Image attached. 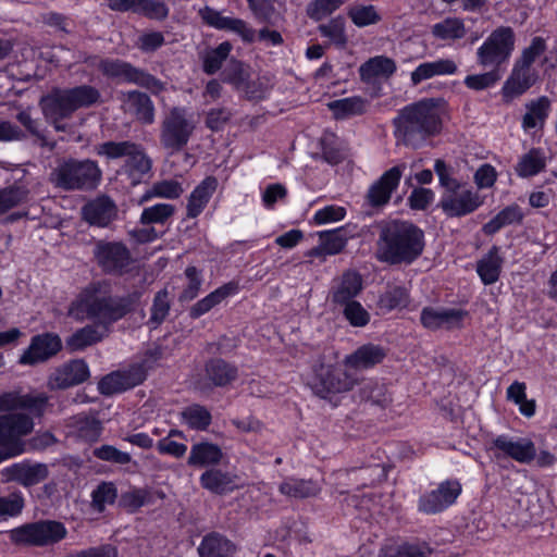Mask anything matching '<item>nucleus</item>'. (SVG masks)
<instances>
[{"mask_svg": "<svg viewBox=\"0 0 557 557\" xmlns=\"http://www.w3.org/2000/svg\"><path fill=\"white\" fill-rule=\"evenodd\" d=\"M467 34L463 20L459 17H446L432 26V35L443 41L462 39Z\"/></svg>", "mask_w": 557, "mask_h": 557, "instance_id": "38", "label": "nucleus"}, {"mask_svg": "<svg viewBox=\"0 0 557 557\" xmlns=\"http://www.w3.org/2000/svg\"><path fill=\"white\" fill-rule=\"evenodd\" d=\"M539 79V72L532 65L515 62L510 76L503 86V96L515 98L524 94Z\"/></svg>", "mask_w": 557, "mask_h": 557, "instance_id": "21", "label": "nucleus"}, {"mask_svg": "<svg viewBox=\"0 0 557 557\" xmlns=\"http://www.w3.org/2000/svg\"><path fill=\"white\" fill-rule=\"evenodd\" d=\"M138 295L115 296L107 280L89 283L70 305L69 314L76 321L90 320L109 331L110 326L134 309Z\"/></svg>", "mask_w": 557, "mask_h": 557, "instance_id": "1", "label": "nucleus"}, {"mask_svg": "<svg viewBox=\"0 0 557 557\" xmlns=\"http://www.w3.org/2000/svg\"><path fill=\"white\" fill-rule=\"evenodd\" d=\"M195 129L196 124L188 110L184 107H172L164 112L160 124V145L173 156L188 145Z\"/></svg>", "mask_w": 557, "mask_h": 557, "instance_id": "6", "label": "nucleus"}, {"mask_svg": "<svg viewBox=\"0 0 557 557\" xmlns=\"http://www.w3.org/2000/svg\"><path fill=\"white\" fill-rule=\"evenodd\" d=\"M236 479V475L213 467L200 475L199 482L202 488L216 495H224L237 487Z\"/></svg>", "mask_w": 557, "mask_h": 557, "instance_id": "27", "label": "nucleus"}, {"mask_svg": "<svg viewBox=\"0 0 557 557\" xmlns=\"http://www.w3.org/2000/svg\"><path fill=\"white\" fill-rule=\"evenodd\" d=\"M202 21L219 30H226L237 34L244 41L252 42L256 39V32L240 18L225 16L222 12L210 7H206L199 11Z\"/></svg>", "mask_w": 557, "mask_h": 557, "instance_id": "17", "label": "nucleus"}, {"mask_svg": "<svg viewBox=\"0 0 557 557\" xmlns=\"http://www.w3.org/2000/svg\"><path fill=\"white\" fill-rule=\"evenodd\" d=\"M48 100V111L60 116H72L81 108H89L100 100V91L90 85L73 88H53L42 96Z\"/></svg>", "mask_w": 557, "mask_h": 557, "instance_id": "7", "label": "nucleus"}, {"mask_svg": "<svg viewBox=\"0 0 557 557\" xmlns=\"http://www.w3.org/2000/svg\"><path fill=\"white\" fill-rule=\"evenodd\" d=\"M404 170L405 164L393 166L370 186L367 199L372 207L384 206L389 201L393 191L399 185Z\"/></svg>", "mask_w": 557, "mask_h": 557, "instance_id": "19", "label": "nucleus"}, {"mask_svg": "<svg viewBox=\"0 0 557 557\" xmlns=\"http://www.w3.org/2000/svg\"><path fill=\"white\" fill-rule=\"evenodd\" d=\"M137 143L131 141V140H123V141H104L95 147V152L100 156L104 157L109 160L113 159H120V158H127L128 154L132 152V150L136 149Z\"/></svg>", "mask_w": 557, "mask_h": 557, "instance_id": "50", "label": "nucleus"}, {"mask_svg": "<svg viewBox=\"0 0 557 557\" xmlns=\"http://www.w3.org/2000/svg\"><path fill=\"white\" fill-rule=\"evenodd\" d=\"M278 491L287 497L307 498L315 496L320 486L313 480L287 478L280 484Z\"/></svg>", "mask_w": 557, "mask_h": 557, "instance_id": "37", "label": "nucleus"}, {"mask_svg": "<svg viewBox=\"0 0 557 557\" xmlns=\"http://www.w3.org/2000/svg\"><path fill=\"white\" fill-rule=\"evenodd\" d=\"M27 195V189L22 186H11L0 190V215L24 202Z\"/></svg>", "mask_w": 557, "mask_h": 557, "instance_id": "59", "label": "nucleus"}, {"mask_svg": "<svg viewBox=\"0 0 557 557\" xmlns=\"http://www.w3.org/2000/svg\"><path fill=\"white\" fill-rule=\"evenodd\" d=\"M170 308L171 304L169 299V292L166 289L158 292L151 306V315L148 324L152 327L160 325L168 317Z\"/></svg>", "mask_w": 557, "mask_h": 557, "instance_id": "57", "label": "nucleus"}, {"mask_svg": "<svg viewBox=\"0 0 557 557\" xmlns=\"http://www.w3.org/2000/svg\"><path fill=\"white\" fill-rule=\"evenodd\" d=\"M547 165V158L541 148H532L523 153L515 166L516 174L529 178L543 172Z\"/></svg>", "mask_w": 557, "mask_h": 557, "instance_id": "32", "label": "nucleus"}, {"mask_svg": "<svg viewBox=\"0 0 557 557\" xmlns=\"http://www.w3.org/2000/svg\"><path fill=\"white\" fill-rule=\"evenodd\" d=\"M209 380L213 383H228L238 377V370L235 366L223 359H212L206 366Z\"/></svg>", "mask_w": 557, "mask_h": 557, "instance_id": "48", "label": "nucleus"}, {"mask_svg": "<svg viewBox=\"0 0 557 557\" xmlns=\"http://www.w3.org/2000/svg\"><path fill=\"white\" fill-rule=\"evenodd\" d=\"M362 290V277L356 271H345L341 276L333 280L329 292V299L334 308H339L355 298Z\"/></svg>", "mask_w": 557, "mask_h": 557, "instance_id": "18", "label": "nucleus"}, {"mask_svg": "<svg viewBox=\"0 0 557 557\" xmlns=\"http://www.w3.org/2000/svg\"><path fill=\"white\" fill-rule=\"evenodd\" d=\"M46 396H18L14 393L0 395V412L16 409H28L37 416H41L47 405Z\"/></svg>", "mask_w": 557, "mask_h": 557, "instance_id": "28", "label": "nucleus"}, {"mask_svg": "<svg viewBox=\"0 0 557 557\" xmlns=\"http://www.w3.org/2000/svg\"><path fill=\"white\" fill-rule=\"evenodd\" d=\"M504 260L499 255V248L493 246L488 252L476 263V272L485 285L494 284L498 281Z\"/></svg>", "mask_w": 557, "mask_h": 557, "instance_id": "33", "label": "nucleus"}, {"mask_svg": "<svg viewBox=\"0 0 557 557\" xmlns=\"http://www.w3.org/2000/svg\"><path fill=\"white\" fill-rule=\"evenodd\" d=\"M347 15L358 27L374 25L382 20L381 14L373 4L355 3L349 7Z\"/></svg>", "mask_w": 557, "mask_h": 557, "instance_id": "47", "label": "nucleus"}, {"mask_svg": "<svg viewBox=\"0 0 557 557\" xmlns=\"http://www.w3.org/2000/svg\"><path fill=\"white\" fill-rule=\"evenodd\" d=\"M458 71L457 63L451 59H437L419 64L411 72L410 79L413 86L435 76L454 75Z\"/></svg>", "mask_w": 557, "mask_h": 557, "instance_id": "23", "label": "nucleus"}, {"mask_svg": "<svg viewBox=\"0 0 557 557\" xmlns=\"http://www.w3.org/2000/svg\"><path fill=\"white\" fill-rule=\"evenodd\" d=\"M102 180L97 161L70 158L60 162L50 173V182L63 190H90Z\"/></svg>", "mask_w": 557, "mask_h": 557, "instance_id": "5", "label": "nucleus"}, {"mask_svg": "<svg viewBox=\"0 0 557 557\" xmlns=\"http://www.w3.org/2000/svg\"><path fill=\"white\" fill-rule=\"evenodd\" d=\"M117 497V490L112 482H102L91 494V506L102 512L107 505H112Z\"/></svg>", "mask_w": 557, "mask_h": 557, "instance_id": "56", "label": "nucleus"}, {"mask_svg": "<svg viewBox=\"0 0 557 557\" xmlns=\"http://www.w3.org/2000/svg\"><path fill=\"white\" fill-rule=\"evenodd\" d=\"M507 398L519 406V410L523 416L528 418L534 416L536 401L534 398L527 397L525 385H509Z\"/></svg>", "mask_w": 557, "mask_h": 557, "instance_id": "55", "label": "nucleus"}, {"mask_svg": "<svg viewBox=\"0 0 557 557\" xmlns=\"http://www.w3.org/2000/svg\"><path fill=\"white\" fill-rule=\"evenodd\" d=\"M175 207L171 203H157L145 208L140 215V223L144 225L164 224L173 216Z\"/></svg>", "mask_w": 557, "mask_h": 557, "instance_id": "53", "label": "nucleus"}, {"mask_svg": "<svg viewBox=\"0 0 557 557\" xmlns=\"http://www.w3.org/2000/svg\"><path fill=\"white\" fill-rule=\"evenodd\" d=\"M223 459L221 447L210 442H199L190 447L187 465L193 468L218 466Z\"/></svg>", "mask_w": 557, "mask_h": 557, "instance_id": "24", "label": "nucleus"}, {"mask_svg": "<svg viewBox=\"0 0 557 557\" xmlns=\"http://www.w3.org/2000/svg\"><path fill=\"white\" fill-rule=\"evenodd\" d=\"M516 36L511 27L500 26L494 29L478 48L476 60L483 67L497 69L506 63L513 49Z\"/></svg>", "mask_w": 557, "mask_h": 557, "instance_id": "9", "label": "nucleus"}, {"mask_svg": "<svg viewBox=\"0 0 557 557\" xmlns=\"http://www.w3.org/2000/svg\"><path fill=\"white\" fill-rule=\"evenodd\" d=\"M523 219L521 208L513 203L499 211L492 220L482 227L484 234L493 235L507 225L520 223Z\"/></svg>", "mask_w": 557, "mask_h": 557, "instance_id": "39", "label": "nucleus"}, {"mask_svg": "<svg viewBox=\"0 0 557 557\" xmlns=\"http://www.w3.org/2000/svg\"><path fill=\"white\" fill-rule=\"evenodd\" d=\"M500 78L498 72L494 69L486 73L468 75L463 84L472 90L480 91L487 89L496 84Z\"/></svg>", "mask_w": 557, "mask_h": 557, "instance_id": "61", "label": "nucleus"}, {"mask_svg": "<svg viewBox=\"0 0 557 557\" xmlns=\"http://www.w3.org/2000/svg\"><path fill=\"white\" fill-rule=\"evenodd\" d=\"M109 331L96 323L86 325L74 332L67 339L66 346L72 350H82L98 342H101Z\"/></svg>", "mask_w": 557, "mask_h": 557, "instance_id": "35", "label": "nucleus"}, {"mask_svg": "<svg viewBox=\"0 0 557 557\" xmlns=\"http://www.w3.org/2000/svg\"><path fill=\"white\" fill-rule=\"evenodd\" d=\"M320 243L329 256L339 253L347 244V235L344 228L319 233Z\"/></svg>", "mask_w": 557, "mask_h": 557, "instance_id": "54", "label": "nucleus"}, {"mask_svg": "<svg viewBox=\"0 0 557 557\" xmlns=\"http://www.w3.org/2000/svg\"><path fill=\"white\" fill-rule=\"evenodd\" d=\"M151 502L152 496L148 488L131 487L121 494L119 504L127 512L134 513Z\"/></svg>", "mask_w": 557, "mask_h": 557, "instance_id": "46", "label": "nucleus"}, {"mask_svg": "<svg viewBox=\"0 0 557 557\" xmlns=\"http://www.w3.org/2000/svg\"><path fill=\"white\" fill-rule=\"evenodd\" d=\"M367 104L361 97H349L330 102L329 108L336 119H346L364 113Z\"/></svg>", "mask_w": 557, "mask_h": 557, "instance_id": "44", "label": "nucleus"}, {"mask_svg": "<svg viewBox=\"0 0 557 557\" xmlns=\"http://www.w3.org/2000/svg\"><path fill=\"white\" fill-rule=\"evenodd\" d=\"M23 508L24 497L18 492L0 497V520L20 515Z\"/></svg>", "mask_w": 557, "mask_h": 557, "instance_id": "62", "label": "nucleus"}, {"mask_svg": "<svg viewBox=\"0 0 557 557\" xmlns=\"http://www.w3.org/2000/svg\"><path fill=\"white\" fill-rule=\"evenodd\" d=\"M216 187L218 180L213 176H208L201 181L187 199L186 216L189 219L197 218L207 207Z\"/></svg>", "mask_w": 557, "mask_h": 557, "instance_id": "25", "label": "nucleus"}, {"mask_svg": "<svg viewBox=\"0 0 557 557\" xmlns=\"http://www.w3.org/2000/svg\"><path fill=\"white\" fill-rule=\"evenodd\" d=\"M198 550L200 557H231L235 546L223 535L211 533L203 537Z\"/></svg>", "mask_w": 557, "mask_h": 557, "instance_id": "36", "label": "nucleus"}, {"mask_svg": "<svg viewBox=\"0 0 557 557\" xmlns=\"http://www.w3.org/2000/svg\"><path fill=\"white\" fill-rule=\"evenodd\" d=\"M423 231L408 221H391L381 226L375 257L389 265L411 264L423 252Z\"/></svg>", "mask_w": 557, "mask_h": 557, "instance_id": "3", "label": "nucleus"}, {"mask_svg": "<svg viewBox=\"0 0 557 557\" xmlns=\"http://www.w3.org/2000/svg\"><path fill=\"white\" fill-rule=\"evenodd\" d=\"M409 302V295L401 286H388L379 297L377 307L386 313L392 310L403 309Z\"/></svg>", "mask_w": 557, "mask_h": 557, "instance_id": "42", "label": "nucleus"}, {"mask_svg": "<svg viewBox=\"0 0 557 557\" xmlns=\"http://www.w3.org/2000/svg\"><path fill=\"white\" fill-rule=\"evenodd\" d=\"M185 275L188 280V284L180 295L178 300L182 302L195 299L198 296L202 284L200 272L196 267H187Z\"/></svg>", "mask_w": 557, "mask_h": 557, "instance_id": "63", "label": "nucleus"}, {"mask_svg": "<svg viewBox=\"0 0 557 557\" xmlns=\"http://www.w3.org/2000/svg\"><path fill=\"white\" fill-rule=\"evenodd\" d=\"M62 348L59 335L42 333L32 337L29 346L21 355L18 362L24 366H34L45 362L55 356Z\"/></svg>", "mask_w": 557, "mask_h": 557, "instance_id": "14", "label": "nucleus"}, {"mask_svg": "<svg viewBox=\"0 0 557 557\" xmlns=\"http://www.w3.org/2000/svg\"><path fill=\"white\" fill-rule=\"evenodd\" d=\"M343 315L354 327H364L370 322V313L357 300L350 301L341 307Z\"/></svg>", "mask_w": 557, "mask_h": 557, "instance_id": "58", "label": "nucleus"}, {"mask_svg": "<svg viewBox=\"0 0 557 557\" xmlns=\"http://www.w3.org/2000/svg\"><path fill=\"white\" fill-rule=\"evenodd\" d=\"M182 419L191 430L205 431L212 421L210 411L198 404L190 405L182 411Z\"/></svg>", "mask_w": 557, "mask_h": 557, "instance_id": "45", "label": "nucleus"}, {"mask_svg": "<svg viewBox=\"0 0 557 557\" xmlns=\"http://www.w3.org/2000/svg\"><path fill=\"white\" fill-rule=\"evenodd\" d=\"M312 393L321 399L327 400L333 407L341 401V395L348 392L349 385H310Z\"/></svg>", "mask_w": 557, "mask_h": 557, "instance_id": "64", "label": "nucleus"}, {"mask_svg": "<svg viewBox=\"0 0 557 557\" xmlns=\"http://www.w3.org/2000/svg\"><path fill=\"white\" fill-rule=\"evenodd\" d=\"M444 104L442 98H424L399 110L393 120L397 140L405 146L419 148L426 138L438 134Z\"/></svg>", "mask_w": 557, "mask_h": 557, "instance_id": "2", "label": "nucleus"}, {"mask_svg": "<svg viewBox=\"0 0 557 557\" xmlns=\"http://www.w3.org/2000/svg\"><path fill=\"white\" fill-rule=\"evenodd\" d=\"M490 450L497 459L511 458L519 463H530L535 458V445L525 437L498 435L491 441Z\"/></svg>", "mask_w": 557, "mask_h": 557, "instance_id": "13", "label": "nucleus"}, {"mask_svg": "<svg viewBox=\"0 0 557 557\" xmlns=\"http://www.w3.org/2000/svg\"><path fill=\"white\" fill-rule=\"evenodd\" d=\"M385 357L386 350L384 347L374 344H366L347 356L346 364L354 369H368L382 362Z\"/></svg>", "mask_w": 557, "mask_h": 557, "instance_id": "31", "label": "nucleus"}, {"mask_svg": "<svg viewBox=\"0 0 557 557\" xmlns=\"http://www.w3.org/2000/svg\"><path fill=\"white\" fill-rule=\"evenodd\" d=\"M184 193L182 184L175 180H164L154 183L140 198V203L147 202L154 197L176 199Z\"/></svg>", "mask_w": 557, "mask_h": 557, "instance_id": "43", "label": "nucleus"}, {"mask_svg": "<svg viewBox=\"0 0 557 557\" xmlns=\"http://www.w3.org/2000/svg\"><path fill=\"white\" fill-rule=\"evenodd\" d=\"M5 482H17L24 487H30L44 482L49 475L46 463L22 461L1 470Z\"/></svg>", "mask_w": 557, "mask_h": 557, "instance_id": "15", "label": "nucleus"}, {"mask_svg": "<svg viewBox=\"0 0 557 557\" xmlns=\"http://www.w3.org/2000/svg\"><path fill=\"white\" fill-rule=\"evenodd\" d=\"M461 493L458 481H445L436 490L422 495L419 499V510L425 513H436L453 505Z\"/></svg>", "mask_w": 557, "mask_h": 557, "instance_id": "16", "label": "nucleus"}, {"mask_svg": "<svg viewBox=\"0 0 557 557\" xmlns=\"http://www.w3.org/2000/svg\"><path fill=\"white\" fill-rule=\"evenodd\" d=\"M347 0H313L308 4L307 14L314 21H321L331 15Z\"/></svg>", "mask_w": 557, "mask_h": 557, "instance_id": "60", "label": "nucleus"}, {"mask_svg": "<svg viewBox=\"0 0 557 557\" xmlns=\"http://www.w3.org/2000/svg\"><path fill=\"white\" fill-rule=\"evenodd\" d=\"M323 37L329 38L330 42L338 48H344L347 44V36L345 34V22L342 17H335L326 24H321L318 27Z\"/></svg>", "mask_w": 557, "mask_h": 557, "instance_id": "52", "label": "nucleus"}, {"mask_svg": "<svg viewBox=\"0 0 557 557\" xmlns=\"http://www.w3.org/2000/svg\"><path fill=\"white\" fill-rule=\"evenodd\" d=\"M98 67L107 76L134 83L149 89L153 94H158L164 89V85L161 81L121 60H101Z\"/></svg>", "mask_w": 557, "mask_h": 557, "instance_id": "12", "label": "nucleus"}, {"mask_svg": "<svg viewBox=\"0 0 557 557\" xmlns=\"http://www.w3.org/2000/svg\"><path fill=\"white\" fill-rule=\"evenodd\" d=\"M125 111L135 115L143 124L154 122V106L150 97L140 91H129L124 99Z\"/></svg>", "mask_w": 557, "mask_h": 557, "instance_id": "29", "label": "nucleus"}, {"mask_svg": "<svg viewBox=\"0 0 557 557\" xmlns=\"http://www.w3.org/2000/svg\"><path fill=\"white\" fill-rule=\"evenodd\" d=\"M549 111V100L543 96L527 104V112L522 119V127L528 131L542 127Z\"/></svg>", "mask_w": 557, "mask_h": 557, "instance_id": "40", "label": "nucleus"}, {"mask_svg": "<svg viewBox=\"0 0 557 557\" xmlns=\"http://www.w3.org/2000/svg\"><path fill=\"white\" fill-rule=\"evenodd\" d=\"M90 376L87 363L82 359L61 366L55 374L57 383H84Z\"/></svg>", "mask_w": 557, "mask_h": 557, "instance_id": "41", "label": "nucleus"}, {"mask_svg": "<svg viewBox=\"0 0 557 557\" xmlns=\"http://www.w3.org/2000/svg\"><path fill=\"white\" fill-rule=\"evenodd\" d=\"M83 216L89 224L104 227L116 216V208L108 197H99L84 206Z\"/></svg>", "mask_w": 557, "mask_h": 557, "instance_id": "22", "label": "nucleus"}, {"mask_svg": "<svg viewBox=\"0 0 557 557\" xmlns=\"http://www.w3.org/2000/svg\"><path fill=\"white\" fill-rule=\"evenodd\" d=\"M239 289L237 282H228L215 290L211 292L209 295L198 300L190 309L189 315L193 319H198L205 313L209 312L213 307L221 304L224 299L230 296L237 294Z\"/></svg>", "mask_w": 557, "mask_h": 557, "instance_id": "30", "label": "nucleus"}, {"mask_svg": "<svg viewBox=\"0 0 557 557\" xmlns=\"http://www.w3.org/2000/svg\"><path fill=\"white\" fill-rule=\"evenodd\" d=\"M151 166V159L146 153L144 147L137 144L136 149H133L125 159L121 172L127 175L131 183L135 185L140 183L143 177L150 172Z\"/></svg>", "mask_w": 557, "mask_h": 557, "instance_id": "26", "label": "nucleus"}, {"mask_svg": "<svg viewBox=\"0 0 557 557\" xmlns=\"http://www.w3.org/2000/svg\"><path fill=\"white\" fill-rule=\"evenodd\" d=\"M147 380L144 364H134L124 370L113 371L102 377L99 383H143Z\"/></svg>", "mask_w": 557, "mask_h": 557, "instance_id": "49", "label": "nucleus"}, {"mask_svg": "<svg viewBox=\"0 0 557 557\" xmlns=\"http://www.w3.org/2000/svg\"><path fill=\"white\" fill-rule=\"evenodd\" d=\"M67 535L65 525L55 520H40L26 523L9 532L10 541L16 545L50 546L54 545Z\"/></svg>", "mask_w": 557, "mask_h": 557, "instance_id": "8", "label": "nucleus"}, {"mask_svg": "<svg viewBox=\"0 0 557 557\" xmlns=\"http://www.w3.org/2000/svg\"><path fill=\"white\" fill-rule=\"evenodd\" d=\"M434 171L438 176L441 187L444 189L440 207L446 215L451 218L463 216L472 213L482 205L478 191L453 177L450 170L443 160L437 159L435 161Z\"/></svg>", "mask_w": 557, "mask_h": 557, "instance_id": "4", "label": "nucleus"}, {"mask_svg": "<svg viewBox=\"0 0 557 557\" xmlns=\"http://www.w3.org/2000/svg\"><path fill=\"white\" fill-rule=\"evenodd\" d=\"M232 45L228 41H223L215 49L208 51L203 57L205 73L209 75L216 73L230 55Z\"/></svg>", "mask_w": 557, "mask_h": 557, "instance_id": "51", "label": "nucleus"}, {"mask_svg": "<svg viewBox=\"0 0 557 557\" xmlns=\"http://www.w3.org/2000/svg\"><path fill=\"white\" fill-rule=\"evenodd\" d=\"M34 429L32 418L24 413L0 416V462L24 451L22 437Z\"/></svg>", "mask_w": 557, "mask_h": 557, "instance_id": "10", "label": "nucleus"}, {"mask_svg": "<svg viewBox=\"0 0 557 557\" xmlns=\"http://www.w3.org/2000/svg\"><path fill=\"white\" fill-rule=\"evenodd\" d=\"M92 255L97 265L109 275H123L133 262L132 253L123 242L97 240Z\"/></svg>", "mask_w": 557, "mask_h": 557, "instance_id": "11", "label": "nucleus"}, {"mask_svg": "<svg viewBox=\"0 0 557 557\" xmlns=\"http://www.w3.org/2000/svg\"><path fill=\"white\" fill-rule=\"evenodd\" d=\"M396 63L393 59L377 55L369 59L359 69L362 82L370 83L377 77H389L396 72Z\"/></svg>", "mask_w": 557, "mask_h": 557, "instance_id": "34", "label": "nucleus"}, {"mask_svg": "<svg viewBox=\"0 0 557 557\" xmlns=\"http://www.w3.org/2000/svg\"><path fill=\"white\" fill-rule=\"evenodd\" d=\"M467 311L455 308L425 307L421 311L420 321L429 330L460 327Z\"/></svg>", "mask_w": 557, "mask_h": 557, "instance_id": "20", "label": "nucleus"}]
</instances>
